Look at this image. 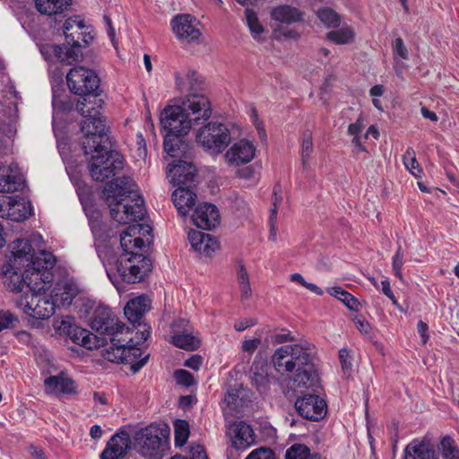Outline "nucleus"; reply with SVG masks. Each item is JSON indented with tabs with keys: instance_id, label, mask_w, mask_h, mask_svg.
I'll return each mask as SVG.
<instances>
[{
	"instance_id": "41",
	"label": "nucleus",
	"mask_w": 459,
	"mask_h": 459,
	"mask_svg": "<svg viewBox=\"0 0 459 459\" xmlns=\"http://www.w3.org/2000/svg\"><path fill=\"white\" fill-rule=\"evenodd\" d=\"M312 131L309 129H306L302 133L301 136V160L302 163L305 166L310 157V154L313 152V137Z\"/></svg>"
},
{
	"instance_id": "6",
	"label": "nucleus",
	"mask_w": 459,
	"mask_h": 459,
	"mask_svg": "<svg viewBox=\"0 0 459 459\" xmlns=\"http://www.w3.org/2000/svg\"><path fill=\"white\" fill-rule=\"evenodd\" d=\"M151 327L143 325L135 332L134 337L110 338L111 346L106 350L105 358L111 362L129 364L134 374L137 373L148 361L150 354L138 345L150 336Z\"/></svg>"
},
{
	"instance_id": "20",
	"label": "nucleus",
	"mask_w": 459,
	"mask_h": 459,
	"mask_svg": "<svg viewBox=\"0 0 459 459\" xmlns=\"http://www.w3.org/2000/svg\"><path fill=\"white\" fill-rule=\"evenodd\" d=\"M150 309V299L146 296H139L130 299L125 308L124 314L127 320L133 325V329H130L132 333L134 330L143 329V325H146L141 320L143 315Z\"/></svg>"
},
{
	"instance_id": "27",
	"label": "nucleus",
	"mask_w": 459,
	"mask_h": 459,
	"mask_svg": "<svg viewBox=\"0 0 459 459\" xmlns=\"http://www.w3.org/2000/svg\"><path fill=\"white\" fill-rule=\"evenodd\" d=\"M252 385L260 394L265 393L270 385L268 365L264 360L255 359L249 372Z\"/></svg>"
},
{
	"instance_id": "43",
	"label": "nucleus",
	"mask_w": 459,
	"mask_h": 459,
	"mask_svg": "<svg viewBox=\"0 0 459 459\" xmlns=\"http://www.w3.org/2000/svg\"><path fill=\"white\" fill-rule=\"evenodd\" d=\"M310 449L303 444H294L287 449L285 459H309Z\"/></svg>"
},
{
	"instance_id": "63",
	"label": "nucleus",
	"mask_w": 459,
	"mask_h": 459,
	"mask_svg": "<svg viewBox=\"0 0 459 459\" xmlns=\"http://www.w3.org/2000/svg\"><path fill=\"white\" fill-rule=\"evenodd\" d=\"M202 357L199 355H193L186 360L185 366L195 370H198L202 365Z\"/></svg>"
},
{
	"instance_id": "34",
	"label": "nucleus",
	"mask_w": 459,
	"mask_h": 459,
	"mask_svg": "<svg viewBox=\"0 0 459 459\" xmlns=\"http://www.w3.org/2000/svg\"><path fill=\"white\" fill-rule=\"evenodd\" d=\"M172 343L186 351H195L200 346V341L191 333H177L172 336Z\"/></svg>"
},
{
	"instance_id": "37",
	"label": "nucleus",
	"mask_w": 459,
	"mask_h": 459,
	"mask_svg": "<svg viewBox=\"0 0 459 459\" xmlns=\"http://www.w3.org/2000/svg\"><path fill=\"white\" fill-rule=\"evenodd\" d=\"M53 108L56 111L68 112L71 111L76 103L68 95L57 94L55 91L53 92L52 100Z\"/></svg>"
},
{
	"instance_id": "59",
	"label": "nucleus",
	"mask_w": 459,
	"mask_h": 459,
	"mask_svg": "<svg viewBox=\"0 0 459 459\" xmlns=\"http://www.w3.org/2000/svg\"><path fill=\"white\" fill-rule=\"evenodd\" d=\"M86 215L88 217L90 226L102 221L101 212L97 208H90L86 210Z\"/></svg>"
},
{
	"instance_id": "42",
	"label": "nucleus",
	"mask_w": 459,
	"mask_h": 459,
	"mask_svg": "<svg viewBox=\"0 0 459 459\" xmlns=\"http://www.w3.org/2000/svg\"><path fill=\"white\" fill-rule=\"evenodd\" d=\"M106 342L107 340L105 337L93 334L88 330H86L84 337L81 338V346L88 350L98 349L105 345Z\"/></svg>"
},
{
	"instance_id": "64",
	"label": "nucleus",
	"mask_w": 459,
	"mask_h": 459,
	"mask_svg": "<svg viewBox=\"0 0 459 459\" xmlns=\"http://www.w3.org/2000/svg\"><path fill=\"white\" fill-rule=\"evenodd\" d=\"M418 333L421 337L422 343L425 344L429 340L428 330L429 326L426 323L420 320L417 325Z\"/></svg>"
},
{
	"instance_id": "61",
	"label": "nucleus",
	"mask_w": 459,
	"mask_h": 459,
	"mask_svg": "<svg viewBox=\"0 0 459 459\" xmlns=\"http://www.w3.org/2000/svg\"><path fill=\"white\" fill-rule=\"evenodd\" d=\"M363 120L361 117H359L355 123L350 124L348 126V133L354 137L359 136V134L363 129Z\"/></svg>"
},
{
	"instance_id": "4",
	"label": "nucleus",
	"mask_w": 459,
	"mask_h": 459,
	"mask_svg": "<svg viewBox=\"0 0 459 459\" xmlns=\"http://www.w3.org/2000/svg\"><path fill=\"white\" fill-rule=\"evenodd\" d=\"M275 370L283 375L295 370L291 388H313L318 385V373L314 364L313 348L301 344L284 345L272 356Z\"/></svg>"
},
{
	"instance_id": "17",
	"label": "nucleus",
	"mask_w": 459,
	"mask_h": 459,
	"mask_svg": "<svg viewBox=\"0 0 459 459\" xmlns=\"http://www.w3.org/2000/svg\"><path fill=\"white\" fill-rule=\"evenodd\" d=\"M163 147L168 155L174 159L169 169H173L177 164L190 162L188 160L192 156V147L188 142L183 139V135L165 134Z\"/></svg>"
},
{
	"instance_id": "53",
	"label": "nucleus",
	"mask_w": 459,
	"mask_h": 459,
	"mask_svg": "<svg viewBox=\"0 0 459 459\" xmlns=\"http://www.w3.org/2000/svg\"><path fill=\"white\" fill-rule=\"evenodd\" d=\"M91 227V232L97 238H108V229L106 223L100 221L99 223L93 224Z\"/></svg>"
},
{
	"instance_id": "32",
	"label": "nucleus",
	"mask_w": 459,
	"mask_h": 459,
	"mask_svg": "<svg viewBox=\"0 0 459 459\" xmlns=\"http://www.w3.org/2000/svg\"><path fill=\"white\" fill-rule=\"evenodd\" d=\"M327 293L341 300L350 310L359 311L360 307L359 300L342 287L334 286L328 288Z\"/></svg>"
},
{
	"instance_id": "19",
	"label": "nucleus",
	"mask_w": 459,
	"mask_h": 459,
	"mask_svg": "<svg viewBox=\"0 0 459 459\" xmlns=\"http://www.w3.org/2000/svg\"><path fill=\"white\" fill-rule=\"evenodd\" d=\"M255 153V147L254 144L242 139L233 143L230 148L224 154L226 162L230 166H240L250 162Z\"/></svg>"
},
{
	"instance_id": "38",
	"label": "nucleus",
	"mask_w": 459,
	"mask_h": 459,
	"mask_svg": "<svg viewBox=\"0 0 459 459\" xmlns=\"http://www.w3.org/2000/svg\"><path fill=\"white\" fill-rule=\"evenodd\" d=\"M175 429V445L183 446L189 437V425L186 420H177L174 423Z\"/></svg>"
},
{
	"instance_id": "60",
	"label": "nucleus",
	"mask_w": 459,
	"mask_h": 459,
	"mask_svg": "<svg viewBox=\"0 0 459 459\" xmlns=\"http://www.w3.org/2000/svg\"><path fill=\"white\" fill-rule=\"evenodd\" d=\"M261 340L259 338H254L251 340H245L242 342V350L248 353H253L257 347L260 345Z\"/></svg>"
},
{
	"instance_id": "48",
	"label": "nucleus",
	"mask_w": 459,
	"mask_h": 459,
	"mask_svg": "<svg viewBox=\"0 0 459 459\" xmlns=\"http://www.w3.org/2000/svg\"><path fill=\"white\" fill-rule=\"evenodd\" d=\"M174 377L178 385L189 387L195 385L194 376L186 369H177L174 372Z\"/></svg>"
},
{
	"instance_id": "18",
	"label": "nucleus",
	"mask_w": 459,
	"mask_h": 459,
	"mask_svg": "<svg viewBox=\"0 0 459 459\" xmlns=\"http://www.w3.org/2000/svg\"><path fill=\"white\" fill-rule=\"evenodd\" d=\"M131 437L126 430L119 429L107 442L100 459H122L131 448Z\"/></svg>"
},
{
	"instance_id": "28",
	"label": "nucleus",
	"mask_w": 459,
	"mask_h": 459,
	"mask_svg": "<svg viewBox=\"0 0 459 459\" xmlns=\"http://www.w3.org/2000/svg\"><path fill=\"white\" fill-rule=\"evenodd\" d=\"M85 28L83 20H80L79 16L68 18L64 24V34L65 36L66 43L74 47H81L80 39L82 35V30Z\"/></svg>"
},
{
	"instance_id": "30",
	"label": "nucleus",
	"mask_w": 459,
	"mask_h": 459,
	"mask_svg": "<svg viewBox=\"0 0 459 459\" xmlns=\"http://www.w3.org/2000/svg\"><path fill=\"white\" fill-rule=\"evenodd\" d=\"M55 56L57 61L66 65H72L79 60L82 53L81 47H74L70 45H56L52 47Z\"/></svg>"
},
{
	"instance_id": "55",
	"label": "nucleus",
	"mask_w": 459,
	"mask_h": 459,
	"mask_svg": "<svg viewBox=\"0 0 459 459\" xmlns=\"http://www.w3.org/2000/svg\"><path fill=\"white\" fill-rule=\"evenodd\" d=\"M225 403L233 409L238 408L240 405L239 390L235 388L229 390L225 396Z\"/></svg>"
},
{
	"instance_id": "15",
	"label": "nucleus",
	"mask_w": 459,
	"mask_h": 459,
	"mask_svg": "<svg viewBox=\"0 0 459 459\" xmlns=\"http://www.w3.org/2000/svg\"><path fill=\"white\" fill-rule=\"evenodd\" d=\"M91 327L100 335L119 338V334H129L130 328L119 323L114 312L108 307L99 306L93 312Z\"/></svg>"
},
{
	"instance_id": "45",
	"label": "nucleus",
	"mask_w": 459,
	"mask_h": 459,
	"mask_svg": "<svg viewBox=\"0 0 459 459\" xmlns=\"http://www.w3.org/2000/svg\"><path fill=\"white\" fill-rule=\"evenodd\" d=\"M19 323L18 317L8 310H0V332L6 328H13Z\"/></svg>"
},
{
	"instance_id": "9",
	"label": "nucleus",
	"mask_w": 459,
	"mask_h": 459,
	"mask_svg": "<svg viewBox=\"0 0 459 459\" xmlns=\"http://www.w3.org/2000/svg\"><path fill=\"white\" fill-rule=\"evenodd\" d=\"M172 183L177 189L172 194V200L180 216L185 217L195 204L196 169L192 162L177 164L169 169Z\"/></svg>"
},
{
	"instance_id": "39",
	"label": "nucleus",
	"mask_w": 459,
	"mask_h": 459,
	"mask_svg": "<svg viewBox=\"0 0 459 459\" xmlns=\"http://www.w3.org/2000/svg\"><path fill=\"white\" fill-rule=\"evenodd\" d=\"M318 19L327 27L337 28L341 23L339 14L331 8H322L316 12Z\"/></svg>"
},
{
	"instance_id": "47",
	"label": "nucleus",
	"mask_w": 459,
	"mask_h": 459,
	"mask_svg": "<svg viewBox=\"0 0 459 459\" xmlns=\"http://www.w3.org/2000/svg\"><path fill=\"white\" fill-rule=\"evenodd\" d=\"M141 232L140 224H134L127 227L120 235V244L124 251L131 250L128 247L127 238H131Z\"/></svg>"
},
{
	"instance_id": "23",
	"label": "nucleus",
	"mask_w": 459,
	"mask_h": 459,
	"mask_svg": "<svg viewBox=\"0 0 459 459\" xmlns=\"http://www.w3.org/2000/svg\"><path fill=\"white\" fill-rule=\"evenodd\" d=\"M7 198L6 219L20 222L33 215V208L29 199L18 195L7 196Z\"/></svg>"
},
{
	"instance_id": "31",
	"label": "nucleus",
	"mask_w": 459,
	"mask_h": 459,
	"mask_svg": "<svg viewBox=\"0 0 459 459\" xmlns=\"http://www.w3.org/2000/svg\"><path fill=\"white\" fill-rule=\"evenodd\" d=\"M72 4V0H35V7L41 14L61 13Z\"/></svg>"
},
{
	"instance_id": "56",
	"label": "nucleus",
	"mask_w": 459,
	"mask_h": 459,
	"mask_svg": "<svg viewBox=\"0 0 459 459\" xmlns=\"http://www.w3.org/2000/svg\"><path fill=\"white\" fill-rule=\"evenodd\" d=\"M280 190L279 186H275L273 188V196L272 199V205L271 208V214L270 217H272V220H277V212H278V206L281 203V196L278 195V191Z\"/></svg>"
},
{
	"instance_id": "8",
	"label": "nucleus",
	"mask_w": 459,
	"mask_h": 459,
	"mask_svg": "<svg viewBox=\"0 0 459 459\" xmlns=\"http://www.w3.org/2000/svg\"><path fill=\"white\" fill-rule=\"evenodd\" d=\"M124 252L117 258L112 257L108 260L106 268L108 278L113 282L120 279L129 284L143 281L152 271L151 259L133 250Z\"/></svg>"
},
{
	"instance_id": "36",
	"label": "nucleus",
	"mask_w": 459,
	"mask_h": 459,
	"mask_svg": "<svg viewBox=\"0 0 459 459\" xmlns=\"http://www.w3.org/2000/svg\"><path fill=\"white\" fill-rule=\"evenodd\" d=\"M246 20L247 26L251 31L253 38L256 40H260L261 34L264 32V27L260 23L255 12L247 8L245 11Z\"/></svg>"
},
{
	"instance_id": "13",
	"label": "nucleus",
	"mask_w": 459,
	"mask_h": 459,
	"mask_svg": "<svg viewBox=\"0 0 459 459\" xmlns=\"http://www.w3.org/2000/svg\"><path fill=\"white\" fill-rule=\"evenodd\" d=\"M22 264L25 269L30 270V275L34 281H38L39 286L44 287L52 282L51 270L56 264V258L51 253L41 250L36 254L31 247V250L22 258Z\"/></svg>"
},
{
	"instance_id": "62",
	"label": "nucleus",
	"mask_w": 459,
	"mask_h": 459,
	"mask_svg": "<svg viewBox=\"0 0 459 459\" xmlns=\"http://www.w3.org/2000/svg\"><path fill=\"white\" fill-rule=\"evenodd\" d=\"M61 376H51L45 379V385L50 391H58Z\"/></svg>"
},
{
	"instance_id": "22",
	"label": "nucleus",
	"mask_w": 459,
	"mask_h": 459,
	"mask_svg": "<svg viewBox=\"0 0 459 459\" xmlns=\"http://www.w3.org/2000/svg\"><path fill=\"white\" fill-rule=\"evenodd\" d=\"M231 446L244 451L255 443V435L250 425L244 421L235 422L230 428Z\"/></svg>"
},
{
	"instance_id": "2",
	"label": "nucleus",
	"mask_w": 459,
	"mask_h": 459,
	"mask_svg": "<svg viewBox=\"0 0 459 459\" xmlns=\"http://www.w3.org/2000/svg\"><path fill=\"white\" fill-rule=\"evenodd\" d=\"M89 132L82 131V148L84 154H91L89 170L95 181L103 182L123 169V158L112 150L109 130L106 121L92 125Z\"/></svg>"
},
{
	"instance_id": "33",
	"label": "nucleus",
	"mask_w": 459,
	"mask_h": 459,
	"mask_svg": "<svg viewBox=\"0 0 459 459\" xmlns=\"http://www.w3.org/2000/svg\"><path fill=\"white\" fill-rule=\"evenodd\" d=\"M326 39L337 45L350 44L354 41L355 32L352 28L343 26L338 30L329 31L326 34Z\"/></svg>"
},
{
	"instance_id": "57",
	"label": "nucleus",
	"mask_w": 459,
	"mask_h": 459,
	"mask_svg": "<svg viewBox=\"0 0 459 459\" xmlns=\"http://www.w3.org/2000/svg\"><path fill=\"white\" fill-rule=\"evenodd\" d=\"M75 385L74 382L67 377H63L61 376L60 381H59V387L58 391L63 394H72L74 392Z\"/></svg>"
},
{
	"instance_id": "21",
	"label": "nucleus",
	"mask_w": 459,
	"mask_h": 459,
	"mask_svg": "<svg viewBox=\"0 0 459 459\" xmlns=\"http://www.w3.org/2000/svg\"><path fill=\"white\" fill-rule=\"evenodd\" d=\"M220 213L217 207L209 203L199 204L192 215L195 225L202 230H210L219 223Z\"/></svg>"
},
{
	"instance_id": "51",
	"label": "nucleus",
	"mask_w": 459,
	"mask_h": 459,
	"mask_svg": "<svg viewBox=\"0 0 459 459\" xmlns=\"http://www.w3.org/2000/svg\"><path fill=\"white\" fill-rule=\"evenodd\" d=\"M86 329L79 327L77 325H69L67 329V334L75 344L81 345V338L84 337Z\"/></svg>"
},
{
	"instance_id": "3",
	"label": "nucleus",
	"mask_w": 459,
	"mask_h": 459,
	"mask_svg": "<svg viewBox=\"0 0 459 459\" xmlns=\"http://www.w3.org/2000/svg\"><path fill=\"white\" fill-rule=\"evenodd\" d=\"M136 184L129 177L118 178L106 184L102 197L110 208V215L114 221L126 224L144 218V201L136 194Z\"/></svg>"
},
{
	"instance_id": "16",
	"label": "nucleus",
	"mask_w": 459,
	"mask_h": 459,
	"mask_svg": "<svg viewBox=\"0 0 459 459\" xmlns=\"http://www.w3.org/2000/svg\"><path fill=\"white\" fill-rule=\"evenodd\" d=\"M172 30L176 37L186 43L197 41L202 33L198 26L200 22L191 14H178L171 21Z\"/></svg>"
},
{
	"instance_id": "26",
	"label": "nucleus",
	"mask_w": 459,
	"mask_h": 459,
	"mask_svg": "<svg viewBox=\"0 0 459 459\" xmlns=\"http://www.w3.org/2000/svg\"><path fill=\"white\" fill-rule=\"evenodd\" d=\"M404 459H439L434 446L427 440L414 439L404 449Z\"/></svg>"
},
{
	"instance_id": "44",
	"label": "nucleus",
	"mask_w": 459,
	"mask_h": 459,
	"mask_svg": "<svg viewBox=\"0 0 459 459\" xmlns=\"http://www.w3.org/2000/svg\"><path fill=\"white\" fill-rule=\"evenodd\" d=\"M186 77L190 91V93L187 96H190L191 94H199L197 91L203 89L204 84L202 77L195 71H189Z\"/></svg>"
},
{
	"instance_id": "5",
	"label": "nucleus",
	"mask_w": 459,
	"mask_h": 459,
	"mask_svg": "<svg viewBox=\"0 0 459 459\" xmlns=\"http://www.w3.org/2000/svg\"><path fill=\"white\" fill-rule=\"evenodd\" d=\"M212 116L210 100L204 94H191L182 106H169L160 115L166 134L186 135L193 125L207 121Z\"/></svg>"
},
{
	"instance_id": "24",
	"label": "nucleus",
	"mask_w": 459,
	"mask_h": 459,
	"mask_svg": "<svg viewBox=\"0 0 459 459\" xmlns=\"http://www.w3.org/2000/svg\"><path fill=\"white\" fill-rule=\"evenodd\" d=\"M188 239L192 247L200 254L210 256L218 248V242L211 234L191 230Z\"/></svg>"
},
{
	"instance_id": "12",
	"label": "nucleus",
	"mask_w": 459,
	"mask_h": 459,
	"mask_svg": "<svg viewBox=\"0 0 459 459\" xmlns=\"http://www.w3.org/2000/svg\"><path fill=\"white\" fill-rule=\"evenodd\" d=\"M231 141L228 126L220 122H208L196 133V142L212 154L221 153Z\"/></svg>"
},
{
	"instance_id": "46",
	"label": "nucleus",
	"mask_w": 459,
	"mask_h": 459,
	"mask_svg": "<svg viewBox=\"0 0 459 459\" xmlns=\"http://www.w3.org/2000/svg\"><path fill=\"white\" fill-rule=\"evenodd\" d=\"M170 459H208V456L203 446L195 445L190 447L189 455H176Z\"/></svg>"
},
{
	"instance_id": "58",
	"label": "nucleus",
	"mask_w": 459,
	"mask_h": 459,
	"mask_svg": "<svg viewBox=\"0 0 459 459\" xmlns=\"http://www.w3.org/2000/svg\"><path fill=\"white\" fill-rule=\"evenodd\" d=\"M237 279L238 284H245L249 281V276L243 261H238L237 264Z\"/></svg>"
},
{
	"instance_id": "10",
	"label": "nucleus",
	"mask_w": 459,
	"mask_h": 459,
	"mask_svg": "<svg viewBox=\"0 0 459 459\" xmlns=\"http://www.w3.org/2000/svg\"><path fill=\"white\" fill-rule=\"evenodd\" d=\"M170 429L166 423H152L134 436L138 452L147 459H162L169 449Z\"/></svg>"
},
{
	"instance_id": "7",
	"label": "nucleus",
	"mask_w": 459,
	"mask_h": 459,
	"mask_svg": "<svg viewBox=\"0 0 459 459\" xmlns=\"http://www.w3.org/2000/svg\"><path fill=\"white\" fill-rule=\"evenodd\" d=\"M31 250V244L26 239H17L12 243V255L1 268L4 285L13 292H21L26 285L29 291L42 290L38 281L30 275V270L22 267V258Z\"/></svg>"
},
{
	"instance_id": "35",
	"label": "nucleus",
	"mask_w": 459,
	"mask_h": 459,
	"mask_svg": "<svg viewBox=\"0 0 459 459\" xmlns=\"http://www.w3.org/2000/svg\"><path fill=\"white\" fill-rule=\"evenodd\" d=\"M440 451L444 459H459V447L450 436L442 438Z\"/></svg>"
},
{
	"instance_id": "29",
	"label": "nucleus",
	"mask_w": 459,
	"mask_h": 459,
	"mask_svg": "<svg viewBox=\"0 0 459 459\" xmlns=\"http://www.w3.org/2000/svg\"><path fill=\"white\" fill-rule=\"evenodd\" d=\"M271 16L273 20L287 24L297 22L303 19V14L299 9L287 4L273 8L271 11Z\"/></svg>"
},
{
	"instance_id": "50",
	"label": "nucleus",
	"mask_w": 459,
	"mask_h": 459,
	"mask_svg": "<svg viewBox=\"0 0 459 459\" xmlns=\"http://www.w3.org/2000/svg\"><path fill=\"white\" fill-rule=\"evenodd\" d=\"M274 454L272 449L259 447L253 450L245 459H274Z\"/></svg>"
},
{
	"instance_id": "52",
	"label": "nucleus",
	"mask_w": 459,
	"mask_h": 459,
	"mask_svg": "<svg viewBox=\"0 0 459 459\" xmlns=\"http://www.w3.org/2000/svg\"><path fill=\"white\" fill-rule=\"evenodd\" d=\"M339 359H340L342 368L344 372L351 369L352 363H351V355L350 350L345 349V348L341 349L339 351Z\"/></svg>"
},
{
	"instance_id": "25",
	"label": "nucleus",
	"mask_w": 459,
	"mask_h": 459,
	"mask_svg": "<svg viewBox=\"0 0 459 459\" xmlns=\"http://www.w3.org/2000/svg\"><path fill=\"white\" fill-rule=\"evenodd\" d=\"M24 179L22 176L11 166L0 167V192L13 193L22 190Z\"/></svg>"
},
{
	"instance_id": "1",
	"label": "nucleus",
	"mask_w": 459,
	"mask_h": 459,
	"mask_svg": "<svg viewBox=\"0 0 459 459\" xmlns=\"http://www.w3.org/2000/svg\"><path fill=\"white\" fill-rule=\"evenodd\" d=\"M66 81L70 91L81 97L76 102V110L83 117L81 131L89 132L90 127L93 128V124L106 121L102 115L105 103L103 91L96 72L84 66H75L70 69Z\"/></svg>"
},
{
	"instance_id": "14",
	"label": "nucleus",
	"mask_w": 459,
	"mask_h": 459,
	"mask_svg": "<svg viewBox=\"0 0 459 459\" xmlns=\"http://www.w3.org/2000/svg\"><path fill=\"white\" fill-rule=\"evenodd\" d=\"M320 387V379L318 385L313 388H297L300 394L296 402L295 408L302 418L312 421H318L325 418L327 412V404L325 401L317 394V388Z\"/></svg>"
},
{
	"instance_id": "40",
	"label": "nucleus",
	"mask_w": 459,
	"mask_h": 459,
	"mask_svg": "<svg viewBox=\"0 0 459 459\" xmlns=\"http://www.w3.org/2000/svg\"><path fill=\"white\" fill-rule=\"evenodd\" d=\"M403 163L406 169L415 177L420 178L421 169L416 159L415 151L411 147H408L403 155Z\"/></svg>"
},
{
	"instance_id": "11",
	"label": "nucleus",
	"mask_w": 459,
	"mask_h": 459,
	"mask_svg": "<svg viewBox=\"0 0 459 459\" xmlns=\"http://www.w3.org/2000/svg\"><path fill=\"white\" fill-rule=\"evenodd\" d=\"M44 289L34 291H29L15 299V307L22 310L27 316L38 320H45L49 318L56 310V303L51 299L42 294Z\"/></svg>"
},
{
	"instance_id": "49",
	"label": "nucleus",
	"mask_w": 459,
	"mask_h": 459,
	"mask_svg": "<svg viewBox=\"0 0 459 459\" xmlns=\"http://www.w3.org/2000/svg\"><path fill=\"white\" fill-rule=\"evenodd\" d=\"M403 264V253L402 250V247L399 246L395 252V255L393 257L392 267H393L394 275L397 278H399L401 281H403V276L402 273Z\"/></svg>"
},
{
	"instance_id": "54",
	"label": "nucleus",
	"mask_w": 459,
	"mask_h": 459,
	"mask_svg": "<svg viewBox=\"0 0 459 459\" xmlns=\"http://www.w3.org/2000/svg\"><path fill=\"white\" fill-rule=\"evenodd\" d=\"M392 47L394 55L399 56L403 59H408V50L407 48L404 46L403 39H395V40L392 44Z\"/></svg>"
}]
</instances>
